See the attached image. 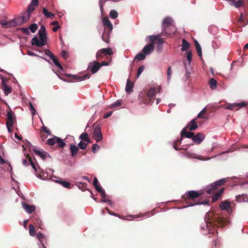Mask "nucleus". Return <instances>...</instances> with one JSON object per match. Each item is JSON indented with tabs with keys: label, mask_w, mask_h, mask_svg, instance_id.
<instances>
[{
	"label": "nucleus",
	"mask_w": 248,
	"mask_h": 248,
	"mask_svg": "<svg viewBox=\"0 0 248 248\" xmlns=\"http://www.w3.org/2000/svg\"><path fill=\"white\" fill-rule=\"evenodd\" d=\"M69 78L68 80H65L66 81L73 82L77 80H83L86 78H89L90 76L89 74H86L83 76H77L76 75H67Z\"/></svg>",
	"instance_id": "obj_11"
},
{
	"label": "nucleus",
	"mask_w": 248,
	"mask_h": 248,
	"mask_svg": "<svg viewBox=\"0 0 248 248\" xmlns=\"http://www.w3.org/2000/svg\"><path fill=\"white\" fill-rule=\"evenodd\" d=\"M112 112L109 111L106 113H105L104 115V118H108V117H110L112 115Z\"/></svg>",
	"instance_id": "obj_64"
},
{
	"label": "nucleus",
	"mask_w": 248,
	"mask_h": 248,
	"mask_svg": "<svg viewBox=\"0 0 248 248\" xmlns=\"http://www.w3.org/2000/svg\"><path fill=\"white\" fill-rule=\"evenodd\" d=\"M206 224L204 227H201L202 229L205 227L208 229V237L213 238L214 246L216 248L219 244L217 238L218 232L217 227H222L228 223L227 220L224 217L213 213L207 214L205 217Z\"/></svg>",
	"instance_id": "obj_1"
},
{
	"label": "nucleus",
	"mask_w": 248,
	"mask_h": 248,
	"mask_svg": "<svg viewBox=\"0 0 248 248\" xmlns=\"http://www.w3.org/2000/svg\"><path fill=\"white\" fill-rule=\"evenodd\" d=\"M205 135L201 132L197 133L195 135H194L193 141L196 144H200L204 139Z\"/></svg>",
	"instance_id": "obj_16"
},
{
	"label": "nucleus",
	"mask_w": 248,
	"mask_h": 248,
	"mask_svg": "<svg viewBox=\"0 0 248 248\" xmlns=\"http://www.w3.org/2000/svg\"><path fill=\"white\" fill-rule=\"evenodd\" d=\"M181 141H182V138L180 140H176L174 142L173 148L176 150H180V149L178 148V145H180L181 144Z\"/></svg>",
	"instance_id": "obj_51"
},
{
	"label": "nucleus",
	"mask_w": 248,
	"mask_h": 248,
	"mask_svg": "<svg viewBox=\"0 0 248 248\" xmlns=\"http://www.w3.org/2000/svg\"><path fill=\"white\" fill-rule=\"evenodd\" d=\"M22 206L24 210H25L29 214L32 213L33 211H34L35 209V207L34 206L30 205L25 202H23Z\"/></svg>",
	"instance_id": "obj_20"
},
{
	"label": "nucleus",
	"mask_w": 248,
	"mask_h": 248,
	"mask_svg": "<svg viewBox=\"0 0 248 248\" xmlns=\"http://www.w3.org/2000/svg\"><path fill=\"white\" fill-rule=\"evenodd\" d=\"M246 106L247 104L244 102L241 103H226V104L223 105L224 108L231 110H237L241 108L245 107Z\"/></svg>",
	"instance_id": "obj_8"
},
{
	"label": "nucleus",
	"mask_w": 248,
	"mask_h": 248,
	"mask_svg": "<svg viewBox=\"0 0 248 248\" xmlns=\"http://www.w3.org/2000/svg\"><path fill=\"white\" fill-rule=\"evenodd\" d=\"M70 150L71 153V155L73 157H75L76 155H77L79 150L78 147L75 145L70 144Z\"/></svg>",
	"instance_id": "obj_26"
},
{
	"label": "nucleus",
	"mask_w": 248,
	"mask_h": 248,
	"mask_svg": "<svg viewBox=\"0 0 248 248\" xmlns=\"http://www.w3.org/2000/svg\"><path fill=\"white\" fill-rule=\"evenodd\" d=\"M196 119H192L186 126V128L188 129L190 131L195 130L198 128V124L196 123Z\"/></svg>",
	"instance_id": "obj_17"
},
{
	"label": "nucleus",
	"mask_w": 248,
	"mask_h": 248,
	"mask_svg": "<svg viewBox=\"0 0 248 248\" xmlns=\"http://www.w3.org/2000/svg\"><path fill=\"white\" fill-rule=\"evenodd\" d=\"M32 219L33 223L36 226H38L39 228H41L42 222L40 219H36L35 217H33L32 218Z\"/></svg>",
	"instance_id": "obj_43"
},
{
	"label": "nucleus",
	"mask_w": 248,
	"mask_h": 248,
	"mask_svg": "<svg viewBox=\"0 0 248 248\" xmlns=\"http://www.w3.org/2000/svg\"><path fill=\"white\" fill-rule=\"evenodd\" d=\"M6 124L10 125L14 124V121L13 118V113L11 111H9L7 113V118L6 120Z\"/></svg>",
	"instance_id": "obj_31"
},
{
	"label": "nucleus",
	"mask_w": 248,
	"mask_h": 248,
	"mask_svg": "<svg viewBox=\"0 0 248 248\" xmlns=\"http://www.w3.org/2000/svg\"><path fill=\"white\" fill-rule=\"evenodd\" d=\"M186 128H184L181 132V136L182 138L185 137L187 138L192 139L193 138L194 133L192 132H188L186 131Z\"/></svg>",
	"instance_id": "obj_22"
},
{
	"label": "nucleus",
	"mask_w": 248,
	"mask_h": 248,
	"mask_svg": "<svg viewBox=\"0 0 248 248\" xmlns=\"http://www.w3.org/2000/svg\"><path fill=\"white\" fill-rule=\"evenodd\" d=\"M43 13L47 18H53L54 17V15L53 13L48 12L45 8L43 9Z\"/></svg>",
	"instance_id": "obj_36"
},
{
	"label": "nucleus",
	"mask_w": 248,
	"mask_h": 248,
	"mask_svg": "<svg viewBox=\"0 0 248 248\" xmlns=\"http://www.w3.org/2000/svg\"><path fill=\"white\" fill-rule=\"evenodd\" d=\"M110 31H107L106 29H105L103 35L102 36V40L107 43H108L109 41V33Z\"/></svg>",
	"instance_id": "obj_27"
},
{
	"label": "nucleus",
	"mask_w": 248,
	"mask_h": 248,
	"mask_svg": "<svg viewBox=\"0 0 248 248\" xmlns=\"http://www.w3.org/2000/svg\"><path fill=\"white\" fill-rule=\"evenodd\" d=\"M27 157L29 158V164L31 165L32 168L34 170L35 172H36V171H37L36 167L35 166V163L33 162L31 158L29 155H28Z\"/></svg>",
	"instance_id": "obj_49"
},
{
	"label": "nucleus",
	"mask_w": 248,
	"mask_h": 248,
	"mask_svg": "<svg viewBox=\"0 0 248 248\" xmlns=\"http://www.w3.org/2000/svg\"><path fill=\"white\" fill-rule=\"evenodd\" d=\"M56 182L61 184L63 187L67 188H70V183L68 182L62 181L60 178L55 181Z\"/></svg>",
	"instance_id": "obj_33"
},
{
	"label": "nucleus",
	"mask_w": 248,
	"mask_h": 248,
	"mask_svg": "<svg viewBox=\"0 0 248 248\" xmlns=\"http://www.w3.org/2000/svg\"><path fill=\"white\" fill-rule=\"evenodd\" d=\"M88 138H89L88 134L86 132L82 133L79 136V139L82 140L83 141H85Z\"/></svg>",
	"instance_id": "obj_50"
},
{
	"label": "nucleus",
	"mask_w": 248,
	"mask_h": 248,
	"mask_svg": "<svg viewBox=\"0 0 248 248\" xmlns=\"http://www.w3.org/2000/svg\"><path fill=\"white\" fill-rule=\"evenodd\" d=\"M227 182V179H221L217 181L210 186H208L206 188V192L208 194H211L218 188V187L223 185Z\"/></svg>",
	"instance_id": "obj_5"
},
{
	"label": "nucleus",
	"mask_w": 248,
	"mask_h": 248,
	"mask_svg": "<svg viewBox=\"0 0 248 248\" xmlns=\"http://www.w3.org/2000/svg\"><path fill=\"white\" fill-rule=\"evenodd\" d=\"M33 151L36 155L40 156L43 159H46L47 154L46 152L39 151L37 148H34Z\"/></svg>",
	"instance_id": "obj_28"
},
{
	"label": "nucleus",
	"mask_w": 248,
	"mask_h": 248,
	"mask_svg": "<svg viewBox=\"0 0 248 248\" xmlns=\"http://www.w3.org/2000/svg\"><path fill=\"white\" fill-rule=\"evenodd\" d=\"M38 26L36 24H32L29 27V29L32 32H35V31L37 30Z\"/></svg>",
	"instance_id": "obj_52"
},
{
	"label": "nucleus",
	"mask_w": 248,
	"mask_h": 248,
	"mask_svg": "<svg viewBox=\"0 0 248 248\" xmlns=\"http://www.w3.org/2000/svg\"><path fill=\"white\" fill-rule=\"evenodd\" d=\"M100 67V63L96 61L90 62L89 66V68H91V71L93 74L96 73Z\"/></svg>",
	"instance_id": "obj_15"
},
{
	"label": "nucleus",
	"mask_w": 248,
	"mask_h": 248,
	"mask_svg": "<svg viewBox=\"0 0 248 248\" xmlns=\"http://www.w3.org/2000/svg\"><path fill=\"white\" fill-rule=\"evenodd\" d=\"M224 190V188H221L218 191L213 193V195L212 196V201L213 202H216L219 199L220 196L221 195V194L223 192Z\"/></svg>",
	"instance_id": "obj_24"
},
{
	"label": "nucleus",
	"mask_w": 248,
	"mask_h": 248,
	"mask_svg": "<svg viewBox=\"0 0 248 248\" xmlns=\"http://www.w3.org/2000/svg\"><path fill=\"white\" fill-rule=\"evenodd\" d=\"M100 148V146L97 144H94L93 145L92 147V150L93 153H95L96 150H98Z\"/></svg>",
	"instance_id": "obj_59"
},
{
	"label": "nucleus",
	"mask_w": 248,
	"mask_h": 248,
	"mask_svg": "<svg viewBox=\"0 0 248 248\" xmlns=\"http://www.w3.org/2000/svg\"><path fill=\"white\" fill-rule=\"evenodd\" d=\"M248 201V196L246 194H242L236 196V201L238 202H247Z\"/></svg>",
	"instance_id": "obj_32"
},
{
	"label": "nucleus",
	"mask_w": 248,
	"mask_h": 248,
	"mask_svg": "<svg viewBox=\"0 0 248 248\" xmlns=\"http://www.w3.org/2000/svg\"><path fill=\"white\" fill-rule=\"evenodd\" d=\"M146 55L144 53L142 52L141 51L140 52L138 53L136 57L135 58L134 60H137L138 61L143 60L145 59Z\"/></svg>",
	"instance_id": "obj_37"
},
{
	"label": "nucleus",
	"mask_w": 248,
	"mask_h": 248,
	"mask_svg": "<svg viewBox=\"0 0 248 248\" xmlns=\"http://www.w3.org/2000/svg\"><path fill=\"white\" fill-rule=\"evenodd\" d=\"M31 16L30 14L29 13H25L22 17V22L18 23L19 24H21L23 23L27 22L28 20H29Z\"/></svg>",
	"instance_id": "obj_35"
},
{
	"label": "nucleus",
	"mask_w": 248,
	"mask_h": 248,
	"mask_svg": "<svg viewBox=\"0 0 248 248\" xmlns=\"http://www.w3.org/2000/svg\"><path fill=\"white\" fill-rule=\"evenodd\" d=\"M93 138L97 142H99L102 139V135L101 129L99 127L96 126L94 128L93 130Z\"/></svg>",
	"instance_id": "obj_13"
},
{
	"label": "nucleus",
	"mask_w": 248,
	"mask_h": 248,
	"mask_svg": "<svg viewBox=\"0 0 248 248\" xmlns=\"http://www.w3.org/2000/svg\"><path fill=\"white\" fill-rule=\"evenodd\" d=\"M219 207L222 210H228L231 207V203L228 201H222L219 204Z\"/></svg>",
	"instance_id": "obj_25"
},
{
	"label": "nucleus",
	"mask_w": 248,
	"mask_h": 248,
	"mask_svg": "<svg viewBox=\"0 0 248 248\" xmlns=\"http://www.w3.org/2000/svg\"><path fill=\"white\" fill-rule=\"evenodd\" d=\"M29 28H21L20 30L22 31V32L23 33H24V34H26L27 35H28L30 33V31H29Z\"/></svg>",
	"instance_id": "obj_60"
},
{
	"label": "nucleus",
	"mask_w": 248,
	"mask_h": 248,
	"mask_svg": "<svg viewBox=\"0 0 248 248\" xmlns=\"http://www.w3.org/2000/svg\"><path fill=\"white\" fill-rule=\"evenodd\" d=\"M171 74H172V71H171V67L169 66L168 67V70H167L168 80H169L170 79Z\"/></svg>",
	"instance_id": "obj_58"
},
{
	"label": "nucleus",
	"mask_w": 248,
	"mask_h": 248,
	"mask_svg": "<svg viewBox=\"0 0 248 248\" xmlns=\"http://www.w3.org/2000/svg\"><path fill=\"white\" fill-rule=\"evenodd\" d=\"M35 229L34 226L32 224L29 225V233L31 236H34L35 234Z\"/></svg>",
	"instance_id": "obj_40"
},
{
	"label": "nucleus",
	"mask_w": 248,
	"mask_h": 248,
	"mask_svg": "<svg viewBox=\"0 0 248 248\" xmlns=\"http://www.w3.org/2000/svg\"><path fill=\"white\" fill-rule=\"evenodd\" d=\"M122 101L120 100H117L114 103L111 104L109 106V108H113L119 107L122 105Z\"/></svg>",
	"instance_id": "obj_41"
},
{
	"label": "nucleus",
	"mask_w": 248,
	"mask_h": 248,
	"mask_svg": "<svg viewBox=\"0 0 248 248\" xmlns=\"http://www.w3.org/2000/svg\"><path fill=\"white\" fill-rule=\"evenodd\" d=\"M0 24L3 28L7 29L18 25V23L17 22L16 20L15 19H13L9 21L0 20Z\"/></svg>",
	"instance_id": "obj_10"
},
{
	"label": "nucleus",
	"mask_w": 248,
	"mask_h": 248,
	"mask_svg": "<svg viewBox=\"0 0 248 248\" xmlns=\"http://www.w3.org/2000/svg\"><path fill=\"white\" fill-rule=\"evenodd\" d=\"M101 201L102 202H107V203H108L109 204H111V202H112L110 200H109L108 199H106L105 198V197L104 198H102V199L101 200Z\"/></svg>",
	"instance_id": "obj_63"
},
{
	"label": "nucleus",
	"mask_w": 248,
	"mask_h": 248,
	"mask_svg": "<svg viewBox=\"0 0 248 248\" xmlns=\"http://www.w3.org/2000/svg\"><path fill=\"white\" fill-rule=\"evenodd\" d=\"M38 35L40 40L37 36H35L31 40V44L39 47L43 46L46 45L47 39L46 28L44 26H41L38 31Z\"/></svg>",
	"instance_id": "obj_2"
},
{
	"label": "nucleus",
	"mask_w": 248,
	"mask_h": 248,
	"mask_svg": "<svg viewBox=\"0 0 248 248\" xmlns=\"http://www.w3.org/2000/svg\"><path fill=\"white\" fill-rule=\"evenodd\" d=\"M176 31V28L173 24L167 29L166 30V32H164V35L165 36H168L171 34H174Z\"/></svg>",
	"instance_id": "obj_23"
},
{
	"label": "nucleus",
	"mask_w": 248,
	"mask_h": 248,
	"mask_svg": "<svg viewBox=\"0 0 248 248\" xmlns=\"http://www.w3.org/2000/svg\"><path fill=\"white\" fill-rule=\"evenodd\" d=\"M202 194V192L199 191H188L183 196L182 198L189 206H193L199 204L198 202H195V199L199 197Z\"/></svg>",
	"instance_id": "obj_3"
},
{
	"label": "nucleus",
	"mask_w": 248,
	"mask_h": 248,
	"mask_svg": "<svg viewBox=\"0 0 248 248\" xmlns=\"http://www.w3.org/2000/svg\"><path fill=\"white\" fill-rule=\"evenodd\" d=\"M35 6L36 5H34L33 4L31 3L28 7L27 12L29 13V14H30L31 12L33 11L35 9Z\"/></svg>",
	"instance_id": "obj_54"
},
{
	"label": "nucleus",
	"mask_w": 248,
	"mask_h": 248,
	"mask_svg": "<svg viewBox=\"0 0 248 248\" xmlns=\"http://www.w3.org/2000/svg\"><path fill=\"white\" fill-rule=\"evenodd\" d=\"M155 49L154 43H151L146 45L142 49V52L146 55L150 54Z\"/></svg>",
	"instance_id": "obj_14"
},
{
	"label": "nucleus",
	"mask_w": 248,
	"mask_h": 248,
	"mask_svg": "<svg viewBox=\"0 0 248 248\" xmlns=\"http://www.w3.org/2000/svg\"><path fill=\"white\" fill-rule=\"evenodd\" d=\"M209 85L212 90L215 89L217 86V82L214 78H211L209 80Z\"/></svg>",
	"instance_id": "obj_38"
},
{
	"label": "nucleus",
	"mask_w": 248,
	"mask_h": 248,
	"mask_svg": "<svg viewBox=\"0 0 248 248\" xmlns=\"http://www.w3.org/2000/svg\"><path fill=\"white\" fill-rule=\"evenodd\" d=\"M109 16L111 18L115 19L118 17V14L116 10H112L110 11Z\"/></svg>",
	"instance_id": "obj_45"
},
{
	"label": "nucleus",
	"mask_w": 248,
	"mask_h": 248,
	"mask_svg": "<svg viewBox=\"0 0 248 248\" xmlns=\"http://www.w3.org/2000/svg\"><path fill=\"white\" fill-rule=\"evenodd\" d=\"M102 21L103 25L108 28L109 31H111L113 29V25L108 18L107 16L104 17Z\"/></svg>",
	"instance_id": "obj_19"
},
{
	"label": "nucleus",
	"mask_w": 248,
	"mask_h": 248,
	"mask_svg": "<svg viewBox=\"0 0 248 248\" xmlns=\"http://www.w3.org/2000/svg\"><path fill=\"white\" fill-rule=\"evenodd\" d=\"M61 56L64 59H66L68 57V54L65 50H62L61 53Z\"/></svg>",
	"instance_id": "obj_61"
},
{
	"label": "nucleus",
	"mask_w": 248,
	"mask_h": 248,
	"mask_svg": "<svg viewBox=\"0 0 248 248\" xmlns=\"http://www.w3.org/2000/svg\"><path fill=\"white\" fill-rule=\"evenodd\" d=\"M196 49L198 56L200 57L202 56V48L200 45L197 40L194 41Z\"/></svg>",
	"instance_id": "obj_34"
},
{
	"label": "nucleus",
	"mask_w": 248,
	"mask_h": 248,
	"mask_svg": "<svg viewBox=\"0 0 248 248\" xmlns=\"http://www.w3.org/2000/svg\"><path fill=\"white\" fill-rule=\"evenodd\" d=\"M106 1L107 0H100L99 7L101 13H103V5Z\"/></svg>",
	"instance_id": "obj_56"
},
{
	"label": "nucleus",
	"mask_w": 248,
	"mask_h": 248,
	"mask_svg": "<svg viewBox=\"0 0 248 248\" xmlns=\"http://www.w3.org/2000/svg\"><path fill=\"white\" fill-rule=\"evenodd\" d=\"M93 185L97 191L101 190V187L98 185V181L96 177H95L93 182Z\"/></svg>",
	"instance_id": "obj_44"
},
{
	"label": "nucleus",
	"mask_w": 248,
	"mask_h": 248,
	"mask_svg": "<svg viewBox=\"0 0 248 248\" xmlns=\"http://www.w3.org/2000/svg\"><path fill=\"white\" fill-rule=\"evenodd\" d=\"M113 54L112 49L110 47L102 48L99 50L96 54V58L97 60H101L105 56H110Z\"/></svg>",
	"instance_id": "obj_6"
},
{
	"label": "nucleus",
	"mask_w": 248,
	"mask_h": 248,
	"mask_svg": "<svg viewBox=\"0 0 248 248\" xmlns=\"http://www.w3.org/2000/svg\"><path fill=\"white\" fill-rule=\"evenodd\" d=\"M162 35L161 33L157 35H152L150 36L152 43H154V45H156V50L158 52H160L162 49V45L164 43V39L161 38Z\"/></svg>",
	"instance_id": "obj_4"
},
{
	"label": "nucleus",
	"mask_w": 248,
	"mask_h": 248,
	"mask_svg": "<svg viewBox=\"0 0 248 248\" xmlns=\"http://www.w3.org/2000/svg\"><path fill=\"white\" fill-rule=\"evenodd\" d=\"M50 59L52 60L55 65L58 66L60 69L62 70L63 69L62 66L59 62L58 59L55 57V55L53 56V58L52 57Z\"/></svg>",
	"instance_id": "obj_39"
},
{
	"label": "nucleus",
	"mask_w": 248,
	"mask_h": 248,
	"mask_svg": "<svg viewBox=\"0 0 248 248\" xmlns=\"http://www.w3.org/2000/svg\"><path fill=\"white\" fill-rule=\"evenodd\" d=\"M47 143L49 145H54L56 143L57 144L58 147L63 148L65 145V143L63 142L62 139L57 137H54L47 140Z\"/></svg>",
	"instance_id": "obj_7"
},
{
	"label": "nucleus",
	"mask_w": 248,
	"mask_h": 248,
	"mask_svg": "<svg viewBox=\"0 0 248 248\" xmlns=\"http://www.w3.org/2000/svg\"><path fill=\"white\" fill-rule=\"evenodd\" d=\"M207 111V107L204 108L198 114L197 118L207 119L208 118V116L207 114H205Z\"/></svg>",
	"instance_id": "obj_29"
},
{
	"label": "nucleus",
	"mask_w": 248,
	"mask_h": 248,
	"mask_svg": "<svg viewBox=\"0 0 248 248\" xmlns=\"http://www.w3.org/2000/svg\"><path fill=\"white\" fill-rule=\"evenodd\" d=\"M98 192L100 193L102 198H104L106 197V193L104 190L102 189V188H101V190H99V191Z\"/></svg>",
	"instance_id": "obj_62"
},
{
	"label": "nucleus",
	"mask_w": 248,
	"mask_h": 248,
	"mask_svg": "<svg viewBox=\"0 0 248 248\" xmlns=\"http://www.w3.org/2000/svg\"><path fill=\"white\" fill-rule=\"evenodd\" d=\"M144 69H145V67L144 65H141L139 68V69L138 70V72H137V78H138L139 77V76L141 74V73L143 71Z\"/></svg>",
	"instance_id": "obj_53"
},
{
	"label": "nucleus",
	"mask_w": 248,
	"mask_h": 248,
	"mask_svg": "<svg viewBox=\"0 0 248 248\" xmlns=\"http://www.w3.org/2000/svg\"><path fill=\"white\" fill-rule=\"evenodd\" d=\"M2 88L4 90V93L6 95H8L12 92L11 88L6 84L5 79L3 78H2Z\"/></svg>",
	"instance_id": "obj_21"
},
{
	"label": "nucleus",
	"mask_w": 248,
	"mask_h": 248,
	"mask_svg": "<svg viewBox=\"0 0 248 248\" xmlns=\"http://www.w3.org/2000/svg\"><path fill=\"white\" fill-rule=\"evenodd\" d=\"M87 147V143L85 142V141H81L78 144V147L81 149L84 150Z\"/></svg>",
	"instance_id": "obj_48"
},
{
	"label": "nucleus",
	"mask_w": 248,
	"mask_h": 248,
	"mask_svg": "<svg viewBox=\"0 0 248 248\" xmlns=\"http://www.w3.org/2000/svg\"><path fill=\"white\" fill-rule=\"evenodd\" d=\"M174 24L173 20L169 17H166L163 21L162 22V30L161 32V34L162 35H164V32H166V30L169 27Z\"/></svg>",
	"instance_id": "obj_9"
},
{
	"label": "nucleus",
	"mask_w": 248,
	"mask_h": 248,
	"mask_svg": "<svg viewBox=\"0 0 248 248\" xmlns=\"http://www.w3.org/2000/svg\"><path fill=\"white\" fill-rule=\"evenodd\" d=\"M190 44L185 39H182V46L181 50L185 51L187 50L190 47Z\"/></svg>",
	"instance_id": "obj_30"
},
{
	"label": "nucleus",
	"mask_w": 248,
	"mask_h": 248,
	"mask_svg": "<svg viewBox=\"0 0 248 248\" xmlns=\"http://www.w3.org/2000/svg\"><path fill=\"white\" fill-rule=\"evenodd\" d=\"M45 53L46 55L48 56L50 58H53L54 55L51 53V52L49 49H46L45 50Z\"/></svg>",
	"instance_id": "obj_57"
},
{
	"label": "nucleus",
	"mask_w": 248,
	"mask_h": 248,
	"mask_svg": "<svg viewBox=\"0 0 248 248\" xmlns=\"http://www.w3.org/2000/svg\"><path fill=\"white\" fill-rule=\"evenodd\" d=\"M232 2V5L235 8L244 7L245 3L248 5V0H229Z\"/></svg>",
	"instance_id": "obj_12"
},
{
	"label": "nucleus",
	"mask_w": 248,
	"mask_h": 248,
	"mask_svg": "<svg viewBox=\"0 0 248 248\" xmlns=\"http://www.w3.org/2000/svg\"><path fill=\"white\" fill-rule=\"evenodd\" d=\"M36 237L40 242V243L43 245L42 239L46 238V236L40 232H39L36 234Z\"/></svg>",
	"instance_id": "obj_46"
},
{
	"label": "nucleus",
	"mask_w": 248,
	"mask_h": 248,
	"mask_svg": "<svg viewBox=\"0 0 248 248\" xmlns=\"http://www.w3.org/2000/svg\"><path fill=\"white\" fill-rule=\"evenodd\" d=\"M155 88H152L149 90L148 93H147V96L149 98H152L153 97L155 94Z\"/></svg>",
	"instance_id": "obj_42"
},
{
	"label": "nucleus",
	"mask_w": 248,
	"mask_h": 248,
	"mask_svg": "<svg viewBox=\"0 0 248 248\" xmlns=\"http://www.w3.org/2000/svg\"><path fill=\"white\" fill-rule=\"evenodd\" d=\"M134 83L128 79L125 87V92L127 93L130 94L133 91Z\"/></svg>",
	"instance_id": "obj_18"
},
{
	"label": "nucleus",
	"mask_w": 248,
	"mask_h": 248,
	"mask_svg": "<svg viewBox=\"0 0 248 248\" xmlns=\"http://www.w3.org/2000/svg\"><path fill=\"white\" fill-rule=\"evenodd\" d=\"M186 59L188 61V64H190L192 58V53L191 50H189L186 53Z\"/></svg>",
	"instance_id": "obj_47"
},
{
	"label": "nucleus",
	"mask_w": 248,
	"mask_h": 248,
	"mask_svg": "<svg viewBox=\"0 0 248 248\" xmlns=\"http://www.w3.org/2000/svg\"><path fill=\"white\" fill-rule=\"evenodd\" d=\"M29 106L30 107V109L31 111L32 115H35L36 114V110H35V108H34L33 104L31 103L30 102Z\"/></svg>",
	"instance_id": "obj_55"
}]
</instances>
